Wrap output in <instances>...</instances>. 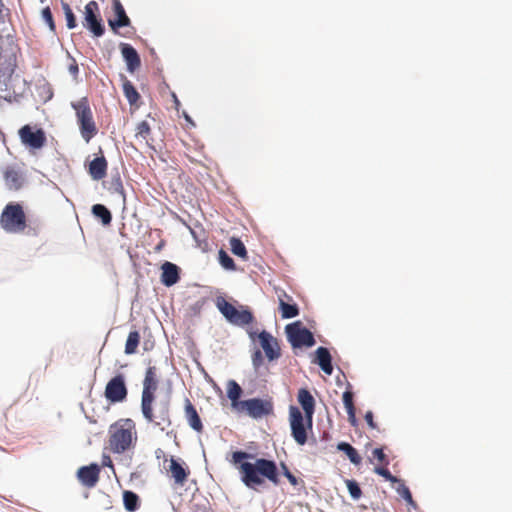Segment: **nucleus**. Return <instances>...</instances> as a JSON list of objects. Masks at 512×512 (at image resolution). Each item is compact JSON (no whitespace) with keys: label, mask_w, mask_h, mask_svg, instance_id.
<instances>
[{"label":"nucleus","mask_w":512,"mask_h":512,"mask_svg":"<svg viewBox=\"0 0 512 512\" xmlns=\"http://www.w3.org/2000/svg\"><path fill=\"white\" fill-rule=\"evenodd\" d=\"M230 463L239 471L241 482L252 490H257L269 480L274 485L280 483V473L277 464L272 459L258 458L245 450H235L231 453Z\"/></svg>","instance_id":"1"},{"label":"nucleus","mask_w":512,"mask_h":512,"mask_svg":"<svg viewBox=\"0 0 512 512\" xmlns=\"http://www.w3.org/2000/svg\"><path fill=\"white\" fill-rule=\"evenodd\" d=\"M110 450L115 454H122L129 450L137 440L135 422L130 419H120L109 429Z\"/></svg>","instance_id":"2"},{"label":"nucleus","mask_w":512,"mask_h":512,"mask_svg":"<svg viewBox=\"0 0 512 512\" xmlns=\"http://www.w3.org/2000/svg\"><path fill=\"white\" fill-rule=\"evenodd\" d=\"M0 227L9 234H18L27 227L23 206L19 202H9L0 215Z\"/></svg>","instance_id":"3"},{"label":"nucleus","mask_w":512,"mask_h":512,"mask_svg":"<svg viewBox=\"0 0 512 512\" xmlns=\"http://www.w3.org/2000/svg\"><path fill=\"white\" fill-rule=\"evenodd\" d=\"M215 304L225 320L234 326L244 327L255 321L253 312L248 306L239 305L238 309L229 303L223 296H218Z\"/></svg>","instance_id":"4"},{"label":"nucleus","mask_w":512,"mask_h":512,"mask_svg":"<svg viewBox=\"0 0 512 512\" xmlns=\"http://www.w3.org/2000/svg\"><path fill=\"white\" fill-rule=\"evenodd\" d=\"M157 386L158 379L156 375V367L149 366L145 372L141 395V413L147 422L154 421L153 402L155 400V391Z\"/></svg>","instance_id":"5"},{"label":"nucleus","mask_w":512,"mask_h":512,"mask_svg":"<svg viewBox=\"0 0 512 512\" xmlns=\"http://www.w3.org/2000/svg\"><path fill=\"white\" fill-rule=\"evenodd\" d=\"M71 106L75 110L81 136L88 143L97 134L88 99L83 97L77 102H72Z\"/></svg>","instance_id":"6"},{"label":"nucleus","mask_w":512,"mask_h":512,"mask_svg":"<svg viewBox=\"0 0 512 512\" xmlns=\"http://www.w3.org/2000/svg\"><path fill=\"white\" fill-rule=\"evenodd\" d=\"M289 424L294 441L300 446L305 445L308 441V433L312 431L313 420L309 422L299 407L290 405Z\"/></svg>","instance_id":"7"},{"label":"nucleus","mask_w":512,"mask_h":512,"mask_svg":"<svg viewBox=\"0 0 512 512\" xmlns=\"http://www.w3.org/2000/svg\"><path fill=\"white\" fill-rule=\"evenodd\" d=\"M285 334L293 349L311 348L316 344L314 334L300 320L287 324Z\"/></svg>","instance_id":"8"},{"label":"nucleus","mask_w":512,"mask_h":512,"mask_svg":"<svg viewBox=\"0 0 512 512\" xmlns=\"http://www.w3.org/2000/svg\"><path fill=\"white\" fill-rule=\"evenodd\" d=\"M16 67L15 45L12 35L7 36V45L0 44V82L12 76Z\"/></svg>","instance_id":"9"},{"label":"nucleus","mask_w":512,"mask_h":512,"mask_svg":"<svg viewBox=\"0 0 512 512\" xmlns=\"http://www.w3.org/2000/svg\"><path fill=\"white\" fill-rule=\"evenodd\" d=\"M274 412V405L271 399H264L260 397H253L244 399V404L238 413H245L252 419L258 420Z\"/></svg>","instance_id":"10"},{"label":"nucleus","mask_w":512,"mask_h":512,"mask_svg":"<svg viewBox=\"0 0 512 512\" xmlns=\"http://www.w3.org/2000/svg\"><path fill=\"white\" fill-rule=\"evenodd\" d=\"M83 26L91 32L94 37L99 38L105 34L106 29L99 12V6L94 0L85 5Z\"/></svg>","instance_id":"11"},{"label":"nucleus","mask_w":512,"mask_h":512,"mask_svg":"<svg viewBox=\"0 0 512 512\" xmlns=\"http://www.w3.org/2000/svg\"><path fill=\"white\" fill-rule=\"evenodd\" d=\"M21 143L31 150L43 148L47 142L46 133L43 128L26 124L18 131Z\"/></svg>","instance_id":"12"},{"label":"nucleus","mask_w":512,"mask_h":512,"mask_svg":"<svg viewBox=\"0 0 512 512\" xmlns=\"http://www.w3.org/2000/svg\"><path fill=\"white\" fill-rule=\"evenodd\" d=\"M128 388L125 376L117 373L106 384L104 396L109 403H122L127 399Z\"/></svg>","instance_id":"13"},{"label":"nucleus","mask_w":512,"mask_h":512,"mask_svg":"<svg viewBox=\"0 0 512 512\" xmlns=\"http://www.w3.org/2000/svg\"><path fill=\"white\" fill-rule=\"evenodd\" d=\"M259 344L269 362L278 360L281 357V349L277 339L267 330L258 334Z\"/></svg>","instance_id":"14"},{"label":"nucleus","mask_w":512,"mask_h":512,"mask_svg":"<svg viewBox=\"0 0 512 512\" xmlns=\"http://www.w3.org/2000/svg\"><path fill=\"white\" fill-rule=\"evenodd\" d=\"M100 466L93 462L89 465L81 466L76 473L78 481L87 488L96 486L99 481Z\"/></svg>","instance_id":"15"},{"label":"nucleus","mask_w":512,"mask_h":512,"mask_svg":"<svg viewBox=\"0 0 512 512\" xmlns=\"http://www.w3.org/2000/svg\"><path fill=\"white\" fill-rule=\"evenodd\" d=\"M119 49L126 64L127 71L134 73L141 66V57L138 51L129 43L121 42Z\"/></svg>","instance_id":"16"},{"label":"nucleus","mask_w":512,"mask_h":512,"mask_svg":"<svg viewBox=\"0 0 512 512\" xmlns=\"http://www.w3.org/2000/svg\"><path fill=\"white\" fill-rule=\"evenodd\" d=\"M112 9L115 17L108 19V25L114 33H117L120 28L129 27L131 25V20L120 0H112Z\"/></svg>","instance_id":"17"},{"label":"nucleus","mask_w":512,"mask_h":512,"mask_svg":"<svg viewBox=\"0 0 512 512\" xmlns=\"http://www.w3.org/2000/svg\"><path fill=\"white\" fill-rule=\"evenodd\" d=\"M181 269L178 265L164 261L161 265L160 281L166 287H171L179 282Z\"/></svg>","instance_id":"18"},{"label":"nucleus","mask_w":512,"mask_h":512,"mask_svg":"<svg viewBox=\"0 0 512 512\" xmlns=\"http://www.w3.org/2000/svg\"><path fill=\"white\" fill-rule=\"evenodd\" d=\"M333 358L328 348L319 346L314 352L312 363L318 365L327 375L333 373Z\"/></svg>","instance_id":"19"},{"label":"nucleus","mask_w":512,"mask_h":512,"mask_svg":"<svg viewBox=\"0 0 512 512\" xmlns=\"http://www.w3.org/2000/svg\"><path fill=\"white\" fill-rule=\"evenodd\" d=\"M297 400L303 409L302 413L305 414V417L311 422L315 413V398L307 388H300L298 390Z\"/></svg>","instance_id":"20"},{"label":"nucleus","mask_w":512,"mask_h":512,"mask_svg":"<svg viewBox=\"0 0 512 512\" xmlns=\"http://www.w3.org/2000/svg\"><path fill=\"white\" fill-rule=\"evenodd\" d=\"M152 423L157 427H160L161 424L171 425L170 398L168 396L156 403V415L154 414V421Z\"/></svg>","instance_id":"21"},{"label":"nucleus","mask_w":512,"mask_h":512,"mask_svg":"<svg viewBox=\"0 0 512 512\" xmlns=\"http://www.w3.org/2000/svg\"><path fill=\"white\" fill-rule=\"evenodd\" d=\"M226 393L231 402L232 410L238 413L244 404V400L241 399L243 395L242 387L235 380L231 379L227 382Z\"/></svg>","instance_id":"22"},{"label":"nucleus","mask_w":512,"mask_h":512,"mask_svg":"<svg viewBox=\"0 0 512 512\" xmlns=\"http://www.w3.org/2000/svg\"><path fill=\"white\" fill-rule=\"evenodd\" d=\"M169 471L175 483L178 485H183L190 473L185 463L181 459H177L173 456L170 458Z\"/></svg>","instance_id":"23"},{"label":"nucleus","mask_w":512,"mask_h":512,"mask_svg":"<svg viewBox=\"0 0 512 512\" xmlns=\"http://www.w3.org/2000/svg\"><path fill=\"white\" fill-rule=\"evenodd\" d=\"M108 163L104 155L96 156L89 162L88 172L93 180H101L107 174Z\"/></svg>","instance_id":"24"},{"label":"nucleus","mask_w":512,"mask_h":512,"mask_svg":"<svg viewBox=\"0 0 512 512\" xmlns=\"http://www.w3.org/2000/svg\"><path fill=\"white\" fill-rule=\"evenodd\" d=\"M283 296L286 297L289 301L287 302L281 296H279V311L281 317L283 319H292L297 317L300 314L298 304L294 302L292 297L285 292H283Z\"/></svg>","instance_id":"25"},{"label":"nucleus","mask_w":512,"mask_h":512,"mask_svg":"<svg viewBox=\"0 0 512 512\" xmlns=\"http://www.w3.org/2000/svg\"><path fill=\"white\" fill-rule=\"evenodd\" d=\"M351 384L348 383V387L346 391L342 394V401L344 404V407L346 409L347 415H348V421L353 427H357L359 424V421L356 417V410L353 404V392L350 390Z\"/></svg>","instance_id":"26"},{"label":"nucleus","mask_w":512,"mask_h":512,"mask_svg":"<svg viewBox=\"0 0 512 512\" xmlns=\"http://www.w3.org/2000/svg\"><path fill=\"white\" fill-rule=\"evenodd\" d=\"M185 416L189 426L196 432H202L203 423L195 408L189 399L185 400Z\"/></svg>","instance_id":"27"},{"label":"nucleus","mask_w":512,"mask_h":512,"mask_svg":"<svg viewBox=\"0 0 512 512\" xmlns=\"http://www.w3.org/2000/svg\"><path fill=\"white\" fill-rule=\"evenodd\" d=\"M4 180L9 190H19L24 182L20 170L11 166L4 171Z\"/></svg>","instance_id":"28"},{"label":"nucleus","mask_w":512,"mask_h":512,"mask_svg":"<svg viewBox=\"0 0 512 512\" xmlns=\"http://www.w3.org/2000/svg\"><path fill=\"white\" fill-rule=\"evenodd\" d=\"M120 78L122 80L123 94L126 97L128 103L130 105H136L141 98L139 92L135 88L134 84L128 80L124 74H120Z\"/></svg>","instance_id":"29"},{"label":"nucleus","mask_w":512,"mask_h":512,"mask_svg":"<svg viewBox=\"0 0 512 512\" xmlns=\"http://www.w3.org/2000/svg\"><path fill=\"white\" fill-rule=\"evenodd\" d=\"M336 448L338 451L344 453L354 466H359L362 463V457L358 450L349 442L340 441L337 443Z\"/></svg>","instance_id":"30"},{"label":"nucleus","mask_w":512,"mask_h":512,"mask_svg":"<svg viewBox=\"0 0 512 512\" xmlns=\"http://www.w3.org/2000/svg\"><path fill=\"white\" fill-rule=\"evenodd\" d=\"M91 213L103 226H109L112 222V213L104 204H94Z\"/></svg>","instance_id":"31"},{"label":"nucleus","mask_w":512,"mask_h":512,"mask_svg":"<svg viewBox=\"0 0 512 512\" xmlns=\"http://www.w3.org/2000/svg\"><path fill=\"white\" fill-rule=\"evenodd\" d=\"M123 505L128 512H135L140 507V497L131 490H125L122 493Z\"/></svg>","instance_id":"32"},{"label":"nucleus","mask_w":512,"mask_h":512,"mask_svg":"<svg viewBox=\"0 0 512 512\" xmlns=\"http://www.w3.org/2000/svg\"><path fill=\"white\" fill-rule=\"evenodd\" d=\"M229 244H230V250L235 256H237L243 260H247L248 252H247V249H246L243 241L240 238L235 237V236L231 237L229 240Z\"/></svg>","instance_id":"33"},{"label":"nucleus","mask_w":512,"mask_h":512,"mask_svg":"<svg viewBox=\"0 0 512 512\" xmlns=\"http://www.w3.org/2000/svg\"><path fill=\"white\" fill-rule=\"evenodd\" d=\"M140 343V333L137 330L129 332L125 343V354L132 355L136 353Z\"/></svg>","instance_id":"34"},{"label":"nucleus","mask_w":512,"mask_h":512,"mask_svg":"<svg viewBox=\"0 0 512 512\" xmlns=\"http://www.w3.org/2000/svg\"><path fill=\"white\" fill-rule=\"evenodd\" d=\"M218 262L220 266L226 271L237 270V266L234 259L229 255V253L226 250L222 248L218 251Z\"/></svg>","instance_id":"35"},{"label":"nucleus","mask_w":512,"mask_h":512,"mask_svg":"<svg viewBox=\"0 0 512 512\" xmlns=\"http://www.w3.org/2000/svg\"><path fill=\"white\" fill-rule=\"evenodd\" d=\"M108 190L111 192L120 194L122 197V200H123V204L124 205L126 204V194L124 191V187L122 184V180H121L119 171L117 169L115 171V174H112V178H111V182H110V186H109Z\"/></svg>","instance_id":"36"},{"label":"nucleus","mask_w":512,"mask_h":512,"mask_svg":"<svg viewBox=\"0 0 512 512\" xmlns=\"http://www.w3.org/2000/svg\"><path fill=\"white\" fill-rule=\"evenodd\" d=\"M345 484L348 493L353 500H359L362 497V489L355 479H346Z\"/></svg>","instance_id":"37"},{"label":"nucleus","mask_w":512,"mask_h":512,"mask_svg":"<svg viewBox=\"0 0 512 512\" xmlns=\"http://www.w3.org/2000/svg\"><path fill=\"white\" fill-rule=\"evenodd\" d=\"M41 17L43 19V21L47 24V26L49 27V30L51 32H55L56 30V24H55V21H54V18H53V14H52V11L50 9L49 6H46L44 7L42 10H41Z\"/></svg>","instance_id":"38"},{"label":"nucleus","mask_w":512,"mask_h":512,"mask_svg":"<svg viewBox=\"0 0 512 512\" xmlns=\"http://www.w3.org/2000/svg\"><path fill=\"white\" fill-rule=\"evenodd\" d=\"M374 473L383 477L386 481H389L392 484L400 481V478L391 474V472L386 467L376 466L374 468Z\"/></svg>","instance_id":"39"},{"label":"nucleus","mask_w":512,"mask_h":512,"mask_svg":"<svg viewBox=\"0 0 512 512\" xmlns=\"http://www.w3.org/2000/svg\"><path fill=\"white\" fill-rule=\"evenodd\" d=\"M253 369L257 372L264 363V356L260 349H255L251 355Z\"/></svg>","instance_id":"40"},{"label":"nucleus","mask_w":512,"mask_h":512,"mask_svg":"<svg viewBox=\"0 0 512 512\" xmlns=\"http://www.w3.org/2000/svg\"><path fill=\"white\" fill-rule=\"evenodd\" d=\"M280 467H281L283 476L287 478L289 483L292 486H297L299 484V480H298V478L295 475H293L291 473V471L289 470L288 466L284 462H281L280 463Z\"/></svg>","instance_id":"41"},{"label":"nucleus","mask_w":512,"mask_h":512,"mask_svg":"<svg viewBox=\"0 0 512 512\" xmlns=\"http://www.w3.org/2000/svg\"><path fill=\"white\" fill-rule=\"evenodd\" d=\"M372 455L383 465L387 466L389 464V459H388L387 455L384 453L383 447L374 448L372 450Z\"/></svg>","instance_id":"42"},{"label":"nucleus","mask_w":512,"mask_h":512,"mask_svg":"<svg viewBox=\"0 0 512 512\" xmlns=\"http://www.w3.org/2000/svg\"><path fill=\"white\" fill-rule=\"evenodd\" d=\"M10 23L7 20H3L0 25V44L7 45V36L9 33Z\"/></svg>","instance_id":"43"},{"label":"nucleus","mask_w":512,"mask_h":512,"mask_svg":"<svg viewBox=\"0 0 512 512\" xmlns=\"http://www.w3.org/2000/svg\"><path fill=\"white\" fill-rule=\"evenodd\" d=\"M151 128L147 121H141L137 126V136H141L146 139L150 134Z\"/></svg>","instance_id":"44"},{"label":"nucleus","mask_w":512,"mask_h":512,"mask_svg":"<svg viewBox=\"0 0 512 512\" xmlns=\"http://www.w3.org/2000/svg\"><path fill=\"white\" fill-rule=\"evenodd\" d=\"M65 19H66V26L69 30H72L77 27V25H78L77 18H76V15L74 14V12L66 14Z\"/></svg>","instance_id":"45"},{"label":"nucleus","mask_w":512,"mask_h":512,"mask_svg":"<svg viewBox=\"0 0 512 512\" xmlns=\"http://www.w3.org/2000/svg\"><path fill=\"white\" fill-rule=\"evenodd\" d=\"M398 486L396 487V492L403 498L404 496H408V493H410L409 487L405 484V482L400 479L399 482H396Z\"/></svg>","instance_id":"46"},{"label":"nucleus","mask_w":512,"mask_h":512,"mask_svg":"<svg viewBox=\"0 0 512 512\" xmlns=\"http://www.w3.org/2000/svg\"><path fill=\"white\" fill-rule=\"evenodd\" d=\"M364 419L367 423V425L371 428V429H376L377 428V424L376 422L374 421V414L372 411H367L364 415Z\"/></svg>","instance_id":"47"},{"label":"nucleus","mask_w":512,"mask_h":512,"mask_svg":"<svg viewBox=\"0 0 512 512\" xmlns=\"http://www.w3.org/2000/svg\"><path fill=\"white\" fill-rule=\"evenodd\" d=\"M182 117L184 118V120L187 122V124L191 127V128H195L196 127V123L194 122V120L192 119V117L184 110L182 111Z\"/></svg>","instance_id":"48"},{"label":"nucleus","mask_w":512,"mask_h":512,"mask_svg":"<svg viewBox=\"0 0 512 512\" xmlns=\"http://www.w3.org/2000/svg\"><path fill=\"white\" fill-rule=\"evenodd\" d=\"M68 71L70 72V74H72L73 76H76L79 72V67H78V64L76 63V61L73 59V62L69 65L68 67Z\"/></svg>","instance_id":"49"},{"label":"nucleus","mask_w":512,"mask_h":512,"mask_svg":"<svg viewBox=\"0 0 512 512\" xmlns=\"http://www.w3.org/2000/svg\"><path fill=\"white\" fill-rule=\"evenodd\" d=\"M170 95H171L172 101H173V103H174V108H175L177 111H179V108H180V106H181V103H180V101H179V99H178V97H177L176 93H175V92H171V93H170Z\"/></svg>","instance_id":"50"},{"label":"nucleus","mask_w":512,"mask_h":512,"mask_svg":"<svg viewBox=\"0 0 512 512\" xmlns=\"http://www.w3.org/2000/svg\"><path fill=\"white\" fill-rule=\"evenodd\" d=\"M61 5H62V9L64 11V15L73 12L70 5L67 2L61 1Z\"/></svg>","instance_id":"51"},{"label":"nucleus","mask_w":512,"mask_h":512,"mask_svg":"<svg viewBox=\"0 0 512 512\" xmlns=\"http://www.w3.org/2000/svg\"><path fill=\"white\" fill-rule=\"evenodd\" d=\"M247 333H248V336H249V338H250V340L252 342H254L256 339H258L259 332H256V331L251 329V330L247 331Z\"/></svg>","instance_id":"52"},{"label":"nucleus","mask_w":512,"mask_h":512,"mask_svg":"<svg viewBox=\"0 0 512 512\" xmlns=\"http://www.w3.org/2000/svg\"><path fill=\"white\" fill-rule=\"evenodd\" d=\"M103 465L113 468V463L109 456H107V455L103 456Z\"/></svg>","instance_id":"53"},{"label":"nucleus","mask_w":512,"mask_h":512,"mask_svg":"<svg viewBox=\"0 0 512 512\" xmlns=\"http://www.w3.org/2000/svg\"><path fill=\"white\" fill-rule=\"evenodd\" d=\"M202 305H203V301H202V302H200V301L196 302V303L193 305V307H192L193 311H194V312H199V311H200V309H201V307H202Z\"/></svg>","instance_id":"54"},{"label":"nucleus","mask_w":512,"mask_h":512,"mask_svg":"<svg viewBox=\"0 0 512 512\" xmlns=\"http://www.w3.org/2000/svg\"><path fill=\"white\" fill-rule=\"evenodd\" d=\"M407 505L409 507V510H418V504L414 501V499L412 500V502L407 503Z\"/></svg>","instance_id":"55"},{"label":"nucleus","mask_w":512,"mask_h":512,"mask_svg":"<svg viewBox=\"0 0 512 512\" xmlns=\"http://www.w3.org/2000/svg\"><path fill=\"white\" fill-rule=\"evenodd\" d=\"M0 11H2V13L6 12V15L10 14V10L5 7V5H4L2 0H0Z\"/></svg>","instance_id":"56"},{"label":"nucleus","mask_w":512,"mask_h":512,"mask_svg":"<svg viewBox=\"0 0 512 512\" xmlns=\"http://www.w3.org/2000/svg\"><path fill=\"white\" fill-rule=\"evenodd\" d=\"M403 500H404L406 503H410V502H412V500H413L412 493L410 492V493H408V496H404V497H403Z\"/></svg>","instance_id":"57"},{"label":"nucleus","mask_w":512,"mask_h":512,"mask_svg":"<svg viewBox=\"0 0 512 512\" xmlns=\"http://www.w3.org/2000/svg\"><path fill=\"white\" fill-rule=\"evenodd\" d=\"M152 346H153V344L152 343L150 344L148 341H145L143 343V348L145 351H148Z\"/></svg>","instance_id":"58"},{"label":"nucleus","mask_w":512,"mask_h":512,"mask_svg":"<svg viewBox=\"0 0 512 512\" xmlns=\"http://www.w3.org/2000/svg\"><path fill=\"white\" fill-rule=\"evenodd\" d=\"M155 454H156V457H157V458H160V457H161V455H163V454H164V452H163V450H162V449L158 448V449L155 451Z\"/></svg>","instance_id":"59"},{"label":"nucleus","mask_w":512,"mask_h":512,"mask_svg":"<svg viewBox=\"0 0 512 512\" xmlns=\"http://www.w3.org/2000/svg\"><path fill=\"white\" fill-rule=\"evenodd\" d=\"M190 233H191L192 237H193L196 241H198V237H197L196 232H195L193 229H191V228H190Z\"/></svg>","instance_id":"60"},{"label":"nucleus","mask_w":512,"mask_h":512,"mask_svg":"<svg viewBox=\"0 0 512 512\" xmlns=\"http://www.w3.org/2000/svg\"><path fill=\"white\" fill-rule=\"evenodd\" d=\"M4 99H5L6 101H8V102H11V101H12L11 97H5Z\"/></svg>","instance_id":"61"},{"label":"nucleus","mask_w":512,"mask_h":512,"mask_svg":"<svg viewBox=\"0 0 512 512\" xmlns=\"http://www.w3.org/2000/svg\"><path fill=\"white\" fill-rule=\"evenodd\" d=\"M328 436H329V433H326V434L324 435V439H327V437H328Z\"/></svg>","instance_id":"62"},{"label":"nucleus","mask_w":512,"mask_h":512,"mask_svg":"<svg viewBox=\"0 0 512 512\" xmlns=\"http://www.w3.org/2000/svg\"><path fill=\"white\" fill-rule=\"evenodd\" d=\"M328 436H329V433H326V434L324 435V439H327V437H328Z\"/></svg>","instance_id":"63"},{"label":"nucleus","mask_w":512,"mask_h":512,"mask_svg":"<svg viewBox=\"0 0 512 512\" xmlns=\"http://www.w3.org/2000/svg\"><path fill=\"white\" fill-rule=\"evenodd\" d=\"M40 2H44V0H40Z\"/></svg>","instance_id":"64"}]
</instances>
